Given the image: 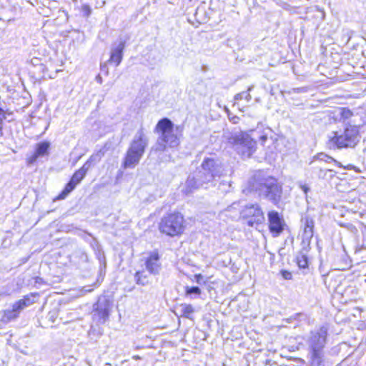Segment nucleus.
<instances>
[{
    "mask_svg": "<svg viewBox=\"0 0 366 366\" xmlns=\"http://www.w3.org/2000/svg\"><path fill=\"white\" fill-rule=\"evenodd\" d=\"M156 129L161 132V136L154 147L156 151H164L167 146L173 148L179 145V137L176 134L174 125L169 119H163L159 121Z\"/></svg>",
    "mask_w": 366,
    "mask_h": 366,
    "instance_id": "1",
    "label": "nucleus"
},
{
    "mask_svg": "<svg viewBox=\"0 0 366 366\" xmlns=\"http://www.w3.org/2000/svg\"><path fill=\"white\" fill-rule=\"evenodd\" d=\"M184 229V219L180 213H173L164 216L159 223V230L168 236L181 234Z\"/></svg>",
    "mask_w": 366,
    "mask_h": 366,
    "instance_id": "2",
    "label": "nucleus"
},
{
    "mask_svg": "<svg viewBox=\"0 0 366 366\" xmlns=\"http://www.w3.org/2000/svg\"><path fill=\"white\" fill-rule=\"evenodd\" d=\"M235 149L244 158H249L256 149V142L246 132L234 134L231 139Z\"/></svg>",
    "mask_w": 366,
    "mask_h": 366,
    "instance_id": "3",
    "label": "nucleus"
},
{
    "mask_svg": "<svg viewBox=\"0 0 366 366\" xmlns=\"http://www.w3.org/2000/svg\"><path fill=\"white\" fill-rule=\"evenodd\" d=\"M327 335V328L322 327L311 337V347L312 349V362L319 365L321 362V350L324 347Z\"/></svg>",
    "mask_w": 366,
    "mask_h": 366,
    "instance_id": "4",
    "label": "nucleus"
},
{
    "mask_svg": "<svg viewBox=\"0 0 366 366\" xmlns=\"http://www.w3.org/2000/svg\"><path fill=\"white\" fill-rule=\"evenodd\" d=\"M242 218L250 227H254L264 222V216L257 204L246 206L241 212Z\"/></svg>",
    "mask_w": 366,
    "mask_h": 366,
    "instance_id": "5",
    "label": "nucleus"
},
{
    "mask_svg": "<svg viewBox=\"0 0 366 366\" xmlns=\"http://www.w3.org/2000/svg\"><path fill=\"white\" fill-rule=\"evenodd\" d=\"M357 128L351 126L347 127L342 134L335 137L332 140L338 148L352 147L357 142Z\"/></svg>",
    "mask_w": 366,
    "mask_h": 366,
    "instance_id": "6",
    "label": "nucleus"
},
{
    "mask_svg": "<svg viewBox=\"0 0 366 366\" xmlns=\"http://www.w3.org/2000/svg\"><path fill=\"white\" fill-rule=\"evenodd\" d=\"M205 177L201 180V184L211 182L215 177H219L222 174V166L217 161L212 159H206L202 164Z\"/></svg>",
    "mask_w": 366,
    "mask_h": 366,
    "instance_id": "7",
    "label": "nucleus"
},
{
    "mask_svg": "<svg viewBox=\"0 0 366 366\" xmlns=\"http://www.w3.org/2000/svg\"><path fill=\"white\" fill-rule=\"evenodd\" d=\"M147 144L148 139L144 132V129L141 128L134 135L129 148L144 154Z\"/></svg>",
    "mask_w": 366,
    "mask_h": 366,
    "instance_id": "8",
    "label": "nucleus"
},
{
    "mask_svg": "<svg viewBox=\"0 0 366 366\" xmlns=\"http://www.w3.org/2000/svg\"><path fill=\"white\" fill-rule=\"evenodd\" d=\"M269 228L275 235L280 234L283 230L284 221L279 213L271 211L268 213Z\"/></svg>",
    "mask_w": 366,
    "mask_h": 366,
    "instance_id": "9",
    "label": "nucleus"
},
{
    "mask_svg": "<svg viewBox=\"0 0 366 366\" xmlns=\"http://www.w3.org/2000/svg\"><path fill=\"white\" fill-rule=\"evenodd\" d=\"M282 194V188L275 182L271 180L265 183V196L274 202H277Z\"/></svg>",
    "mask_w": 366,
    "mask_h": 366,
    "instance_id": "10",
    "label": "nucleus"
},
{
    "mask_svg": "<svg viewBox=\"0 0 366 366\" xmlns=\"http://www.w3.org/2000/svg\"><path fill=\"white\" fill-rule=\"evenodd\" d=\"M143 155L144 154H142L137 151H134V150L128 148L126 155L124 158L122 167L124 169L134 168L139 163Z\"/></svg>",
    "mask_w": 366,
    "mask_h": 366,
    "instance_id": "11",
    "label": "nucleus"
},
{
    "mask_svg": "<svg viewBox=\"0 0 366 366\" xmlns=\"http://www.w3.org/2000/svg\"><path fill=\"white\" fill-rule=\"evenodd\" d=\"M144 264L147 270L150 274H158L161 268L159 254L157 252H152L150 253L146 258Z\"/></svg>",
    "mask_w": 366,
    "mask_h": 366,
    "instance_id": "12",
    "label": "nucleus"
},
{
    "mask_svg": "<svg viewBox=\"0 0 366 366\" xmlns=\"http://www.w3.org/2000/svg\"><path fill=\"white\" fill-rule=\"evenodd\" d=\"M124 47L125 43L124 41H120L118 44H114L111 49L109 62L115 64L116 66H119L123 58Z\"/></svg>",
    "mask_w": 366,
    "mask_h": 366,
    "instance_id": "13",
    "label": "nucleus"
},
{
    "mask_svg": "<svg viewBox=\"0 0 366 366\" xmlns=\"http://www.w3.org/2000/svg\"><path fill=\"white\" fill-rule=\"evenodd\" d=\"M104 154L105 151L103 149H99L92 154L83 166L89 170L94 164L101 161L102 157L104 156Z\"/></svg>",
    "mask_w": 366,
    "mask_h": 366,
    "instance_id": "14",
    "label": "nucleus"
},
{
    "mask_svg": "<svg viewBox=\"0 0 366 366\" xmlns=\"http://www.w3.org/2000/svg\"><path fill=\"white\" fill-rule=\"evenodd\" d=\"M21 309L15 308V303L12 305L11 310H6L3 312V315L1 317V321L4 322H8L12 320L16 319L20 312Z\"/></svg>",
    "mask_w": 366,
    "mask_h": 366,
    "instance_id": "15",
    "label": "nucleus"
},
{
    "mask_svg": "<svg viewBox=\"0 0 366 366\" xmlns=\"http://www.w3.org/2000/svg\"><path fill=\"white\" fill-rule=\"evenodd\" d=\"M314 222L312 219L305 218L304 227V238L310 239L313 236Z\"/></svg>",
    "mask_w": 366,
    "mask_h": 366,
    "instance_id": "16",
    "label": "nucleus"
},
{
    "mask_svg": "<svg viewBox=\"0 0 366 366\" xmlns=\"http://www.w3.org/2000/svg\"><path fill=\"white\" fill-rule=\"evenodd\" d=\"M89 170L82 166L79 170H77L71 177V182L77 185L84 179L86 172Z\"/></svg>",
    "mask_w": 366,
    "mask_h": 366,
    "instance_id": "17",
    "label": "nucleus"
},
{
    "mask_svg": "<svg viewBox=\"0 0 366 366\" xmlns=\"http://www.w3.org/2000/svg\"><path fill=\"white\" fill-rule=\"evenodd\" d=\"M198 187L199 185H197V182L195 178L189 177L185 182L183 191L186 194H189L192 192L193 190L196 189Z\"/></svg>",
    "mask_w": 366,
    "mask_h": 366,
    "instance_id": "18",
    "label": "nucleus"
},
{
    "mask_svg": "<svg viewBox=\"0 0 366 366\" xmlns=\"http://www.w3.org/2000/svg\"><path fill=\"white\" fill-rule=\"evenodd\" d=\"M178 310H179L180 315L187 318H190V315L194 312L192 305L187 304L180 305Z\"/></svg>",
    "mask_w": 366,
    "mask_h": 366,
    "instance_id": "19",
    "label": "nucleus"
},
{
    "mask_svg": "<svg viewBox=\"0 0 366 366\" xmlns=\"http://www.w3.org/2000/svg\"><path fill=\"white\" fill-rule=\"evenodd\" d=\"M34 303L29 295L24 296L23 299H21L15 302V308L21 309L23 310L26 307L31 305Z\"/></svg>",
    "mask_w": 366,
    "mask_h": 366,
    "instance_id": "20",
    "label": "nucleus"
},
{
    "mask_svg": "<svg viewBox=\"0 0 366 366\" xmlns=\"http://www.w3.org/2000/svg\"><path fill=\"white\" fill-rule=\"evenodd\" d=\"M76 184H74L72 182L69 181V182L66 185L64 190L60 193L57 197L56 199H64L74 188L76 187Z\"/></svg>",
    "mask_w": 366,
    "mask_h": 366,
    "instance_id": "21",
    "label": "nucleus"
},
{
    "mask_svg": "<svg viewBox=\"0 0 366 366\" xmlns=\"http://www.w3.org/2000/svg\"><path fill=\"white\" fill-rule=\"evenodd\" d=\"M49 148V143L48 142H41L37 145V148L36 150V154L39 157L44 156L48 153V149Z\"/></svg>",
    "mask_w": 366,
    "mask_h": 366,
    "instance_id": "22",
    "label": "nucleus"
},
{
    "mask_svg": "<svg viewBox=\"0 0 366 366\" xmlns=\"http://www.w3.org/2000/svg\"><path fill=\"white\" fill-rule=\"evenodd\" d=\"M297 262L300 267L306 268L307 267L308 261L307 256L304 252H300L297 256Z\"/></svg>",
    "mask_w": 366,
    "mask_h": 366,
    "instance_id": "23",
    "label": "nucleus"
},
{
    "mask_svg": "<svg viewBox=\"0 0 366 366\" xmlns=\"http://www.w3.org/2000/svg\"><path fill=\"white\" fill-rule=\"evenodd\" d=\"M137 282L139 284H142L143 285L148 283L147 277L144 275V271H137L135 274Z\"/></svg>",
    "mask_w": 366,
    "mask_h": 366,
    "instance_id": "24",
    "label": "nucleus"
},
{
    "mask_svg": "<svg viewBox=\"0 0 366 366\" xmlns=\"http://www.w3.org/2000/svg\"><path fill=\"white\" fill-rule=\"evenodd\" d=\"M253 86H249L248 88V91L247 92H242V93H239V94H237L234 99L235 100H239V99H245L247 102L250 101L251 99H252V97L249 94V92L252 89Z\"/></svg>",
    "mask_w": 366,
    "mask_h": 366,
    "instance_id": "25",
    "label": "nucleus"
},
{
    "mask_svg": "<svg viewBox=\"0 0 366 366\" xmlns=\"http://www.w3.org/2000/svg\"><path fill=\"white\" fill-rule=\"evenodd\" d=\"M337 111L343 119H347L352 116V112L347 108H339Z\"/></svg>",
    "mask_w": 366,
    "mask_h": 366,
    "instance_id": "26",
    "label": "nucleus"
},
{
    "mask_svg": "<svg viewBox=\"0 0 366 366\" xmlns=\"http://www.w3.org/2000/svg\"><path fill=\"white\" fill-rule=\"evenodd\" d=\"M186 293L187 295L195 294L199 295L201 294V290L197 287H187Z\"/></svg>",
    "mask_w": 366,
    "mask_h": 366,
    "instance_id": "27",
    "label": "nucleus"
},
{
    "mask_svg": "<svg viewBox=\"0 0 366 366\" xmlns=\"http://www.w3.org/2000/svg\"><path fill=\"white\" fill-rule=\"evenodd\" d=\"M317 158L320 160L325 161L326 162H337L333 158H332L331 157H329V156H327L326 154H319Z\"/></svg>",
    "mask_w": 366,
    "mask_h": 366,
    "instance_id": "28",
    "label": "nucleus"
},
{
    "mask_svg": "<svg viewBox=\"0 0 366 366\" xmlns=\"http://www.w3.org/2000/svg\"><path fill=\"white\" fill-rule=\"evenodd\" d=\"M81 9L83 13V15L86 17H88L92 11L90 6L87 4L82 5Z\"/></svg>",
    "mask_w": 366,
    "mask_h": 366,
    "instance_id": "29",
    "label": "nucleus"
},
{
    "mask_svg": "<svg viewBox=\"0 0 366 366\" xmlns=\"http://www.w3.org/2000/svg\"><path fill=\"white\" fill-rule=\"evenodd\" d=\"M239 206V204L236 202L233 203L232 204H231L230 206H229L226 209H225V212H231L232 211L233 209H235L237 211L239 210V209L237 208V207Z\"/></svg>",
    "mask_w": 366,
    "mask_h": 366,
    "instance_id": "30",
    "label": "nucleus"
},
{
    "mask_svg": "<svg viewBox=\"0 0 366 366\" xmlns=\"http://www.w3.org/2000/svg\"><path fill=\"white\" fill-rule=\"evenodd\" d=\"M281 273H282V275L284 279H285V280H291L292 279V274L290 272L283 270L281 272Z\"/></svg>",
    "mask_w": 366,
    "mask_h": 366,
    "instance_id": "31",
    "label": "nucleus"
},
{
    "mask_svg": "<svg viewBox=\"0 0 366 366\" xmlns=\"http://www.w3.org/2000/svg\"><path fill=\"white\" fill-rule=\"evenodd\" d=\"M6 118L4 111L0 108V124H2L3 120Z\"/></svg>",
    "mask_w": 366,
    "mask_h": 366,
    "instance_id": "32",
    "label": "nucleus"
},
{
    "mask_svg": "<svg viewBox=\"0 0 366 366\" xmlns=\"http://www.w3.org/2000/svg\"><path fill=\"white\" fill-rule=\"evenodd\" d=\"M39 157V156L34 153L29 159V164H32L33 162H34L36 159Z\"/></svg>",
    "mask_w": 366,
    "mask_h": 366,
    "instance_id": "33",
    "label": "nucleus"
},
{
    "mask_svg": "<svg viewBox=\"0 0 366 366\" xmlns=\"http://www.w3.org/2000/svg\"><path fill=\"white\" fill-rule=\"evenodd\" d=\"M194 279L198 284H200L203 277L201 274H198L194 275Z\"/></svg>",
    "mask_w": 366,
    "mask_h": 366,
    "instance_id": "34",
    "label": "nucleus"
},
{
    "mask_svg": "<svg viewBox=\"0 0 366 366\" xmlns=\"http://www.w3.org/2000/svg\"><path fill=\"white\" fill-rule=\"evenodd\" d=\"M301 189L303 190L305 194H307L310 190V188L306 185H300Z\"/></svg>",
    "mask_w": 366,
    "mask_h": 366,
    "instance_id": "35",
    "label": "nucleus"
},
{
    "mask_svg": "<svg viewBox=\"0 0 366 366\" xmlns=\"http://www.w3.org/2000/svg\"><path fill=\"white\" fill-rule=\"evenodd\" d=\"M267 135H265V134H263V135H262V136L259 137V140H260V142H261L262 144H264V143L266 142V140H267Z\"/></svg>",
    "mask_w": 366,
    "mask_h": 366,
    "instance_id": "36",
    "label": "nucleus"
},
{
    "mask_svg": "<svg viewBox=\"0 0 366 366\" xmlns=\"http://www.w3.org/2000/svg\"><path fill=\"white\" fill-rule=\"evenodd\" d=\"M133 359H134V360H139L140 357L138 356V355H134V356H133Z\"/></svg>",
    "mask_w": 366,
    "mask_h": 366,
    "instance_id": "37",
    "label": "nucleus"
},
{
    "mask_svg": "<svg viewBox=\"0 0 366 366\" xmlns=\"http://www.w3.org/2000/svg\"><path fill=\"white\" fill-rule=\"evenodd\" d=\"M1 130H2V124H0V136H1V135H2V132H1Z\"/></svg>",
    "mask_w": 366,
    "mask_h": 366,
    "instance_id": "38",
    "label": "nucleus"
}]
</instances>
